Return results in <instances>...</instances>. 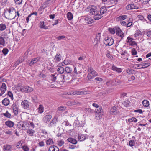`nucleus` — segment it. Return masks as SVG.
<instances>
[{
  "mask_svg": "<svg viewBox=\"0 0 151 151\" xmlns=\"http://www.w3.org/2000/svg\"><path fill=\"white\" fill-rule=\"evenodd\" d=\"M89 9V13L91 15H94L93 18L95 20H99L103 17V16L99 15V11L97 7L93 5H91L87 7Z\"/></svg>",
  "mask_w": 151,
  "mask_h": 151,
  "instance_id": "1",
  "label": "nucleus"
},
{
  "mask_svg": "<svg viewBox=\"0 0 151 151\" xmlns=\"http://www.w3.org/2000/svg\"><path fill=\"white\" fill-rule=\"evenodd\" d=\"M7 10L8 12L9 16L6 17L8 19H14L16 16V12L14 8L13 7H10L7 9Z\"/></svg>",
  "mask_w": 151,
  "mask_h": 151,
  "instance_id": "2",
  "label": "nucleus"
},
{
  "mask_svg": "<svg viewBox=\"0 0 151 151\" xmlns=\"http://www.w3.org/2000/svg\"><path fill=\"white\" fill-rule=\"evenodd\" d=\"M88 70L89 73L87 76V79L88 80H90L98 75L97 73L93 70L92 67H89Z\"/></svg>",
  "mask_w": 151,
  "mask_h": 151,
  "instance_id": "3",
  "label": "nucleus"
},
{
  "mask_svg": "<svg viewBox=\"0 0 151 151\" xmlns=\"http://www.w3.org/2000/svg\"><path fill=\"white\" fill-rule=\"evenodd\" d=\"M19 90L22 92H31L33 91V88L28 86H24L19 88Z\"/></svg>",
  "mask_w": 151,
  "mask_h": 151,
  "instance_id": "4",
  "label": "nucleus"
},
{
  "mask_svg": "<svg viewBox=\"0 0 151 151\" xmlns=\"http://www.w3.org/2000/svg\"><path fill=\"white\" fill-rule=\"evenodd\" d=\"M58 122V117L55 116L52 122L49 124L48 126L49 128H54L55 127Z\"/></svg>",
  "mask_w": 151,
  "mask_h": 151,
  "instance_id": "5",
  "label": "nucleus"
},
{
  "mask_svg": "<svg viewBox=\"0 0 151 151\" xmlns=\"http://www.w3.org/2000/svg\"><path fill=\"white\" fill-rule=\"evenodd\" d=\"M114 43L113 39L110 37H107L105 38L104 41V44L106 46H111Z\"/></svg>",
  "mask_w": 151,
  "mask_h": 151,
  "instance_id": "6",
  "label": "nucleus"
},
{
  "mask_svg": "<svg viewBox=\"0 0 151 151\" xmlns=\"http://www.w3.org/2000/svg\"><path fill=\"white\" fill-rule=\"evenodd\" d=\"M54 2V0H48L45 2L40 8L44 9L48 6L50 5Z\"/></svg>",
  "mask_w": 151,
  "mask_h": 151,
  "instance_id": "7",
  "label": "nucleus"
},
{
  "mask_svg": "<svg viewBox=\"0 0 151 151\" xmlns=\"http://www.w3.org/2000/svg\"><path fill=\"white\" fill-rule=\"evenodd\" d=\"M67 104L68 106L76 105L78 106L81 105V103L76 100H74L68 101Z\"/></svg>",
  "mask_w": 151,
  "mask_h": 151,
  "instance_id": "8",
  "label": "nucleus"
},
{
  "mask_svg": "<svg viewBox=\"0 0 151 151\" xmlns=\"http://www.w3.org/2000/svg\"><path fill=\"white\" fill-rule=\"evenodd\" d=\"M64 82V76L63 75H61L58 77V80L57 81V83L60 85H63Z\"/></svg>",
  "mask_w": 151,
  "mask_h": 151,
  "instance_id": "9",
  "label": "nucleus"
},
{
  "mask_svg": "<svg viewBox=\"0 0 151 151\" xmlns=\"http://www.w3.org/2000/svg\"><path fill=\"white\" fill-rule=\"evenodd\" d=\"M117 1L114 0H109L106 3L107 5L108 6L107 8H110L117 3Z\"/></svg>",
  "mask_w": 151,
  "mask_h": 151,
  "instance_id": "10",
  "label": "nucleus"
},
{
  "mask_svg": "<svg viewBox=\"0 0 151 151\" xmlns=\"http://www.w3.org/2000/svg\"><path fill=\"white\" fill-rule=\"evenodd\" d=\"M12 108L14 114L16 115H17L18 113L19 110L18 106L17 105L15 104L14 103L12 106Z\"/></svg>",
  "mask_w": 151,
  "mask_h": 151,
  "instance_id": "11",
  "label": "nucleus"
},
{
  "mask_svg": "<svg viewBox=\"0 0 151 151\" xmlns=\"http://www.w3.org/2000/svg\"><path fill=\"white\" fill-rule=\"evenodd\" d=\"M21 105L25 109H27L29 108V103L28 101L24 100L22 102Z\"/></svg>",
  "mask_w": 151,
  "mask_h": 151,
  "instance_id": "12",
  "label": "nucleus"
},
{
  "mask_svg": "<svg viewBox=\"0 0 151 151\" xmlns=\"http://www.w3.org/2000/svg\"><path fill=\"white\" fill-rule=\"evenodd\" d=\"M116 33L118 36L123 37L124 36V33L119 27H116Z\"/></svg>",
  "mask_w": 151,
  "mask_h": 151,
  "instance_id": "13",
  "label": "nucleus"
},
{
  "mask_svg": "<svg viewBox=\"0 0 151 151\" xmlns=\"http://www.w3.org/2000/svg\"><path fill=\"white\" fill-rule=\"evenodd\" d=\"M107 7L104 6L101 7L100 9V14L99 15L102 16V15L106 13L107 12Z\"/></svg>",
  "mask_w": 151,
  "mask_h": 151,
  "instance_id": "14",
  "label": "nucleus"
},
{
  "mask_svg": "<svg viewBox=\"0 0 151 151\" xmlns=\"http://www.w3.org/2000/svg\"><path fill=\"white\" fill-rule=\"evenodd\" d=\"M52 118V116L50 114L45 115L43 118V122L47 123Z\"/></svg>",
  "mask_w": 151,
  "mask_h": 151,
  "instance_id": "15",
  "label": "nucleus"
},
{
  "mask_svg": "<svg viewBox=\"0 0 151 151\" xmlns=\"http://www.w3.org/2000/svg\"><path fill=\"white\" fill-rule=\"evenodd\" d=\"M113 70L115 71L118 73H120L122 71V69L120 68H118L115 66L113 65L111 68Z\"/></svg>",
  "mask_w": 151,
  "mask_h": 151,
  "instance_id": "16",
  "label": "nucleus"
},
{
  "mask_svg": "<svg viewBox=\"0 0 151 151\" xmlns=\"http://www.w3.org/2000/svg\"><path fill=\"white\" fill-rule=\"evenodd\" d=\"M117 108L115 106H114L110 110V112L112 114L115 115L117 113Z\"/></svg>",
  "mask_w": 151,
  "mask_h": 151,
  "instance_id": "17",
  "label": "nucleus"
},
{
  "mask_svg": "<svg viewBox=\"0 0 151 151\" xmlns=\"http://www.w3.org/2000/svg\"><path fill=\"white\" fill-rule=\"evenodd\" d=\"M17 126L19 128L22 130H25L26 129L24 124L23 122H19L17 124Z\"/></svg>",
  "mask_w": 151,
  "mask_h": 151,
  "instance_id": "18",
  "label": "nucleus"
},
{
  "mask_svg": "<svg viewBox=\"0 0 151 151\" xmlns=\"http://www.w3.org/2000/svg\"><path fill=\"white\" fill-rule=\"evenodd\" d=\"M96 113L98 114H99V115L98 116L100 117L101 115L103 114V109L101 107H99L98 108H97L95 110Z\"/></svg>",
  "mask_w": 151,
  "mask_h": 151,
  "instance_id": "19",
  "label": "nucleus"
},
{
  "mask_svg": "<svg viewBox=\"0 0 151 151\" xmlns=\"http://www.w3.org/2000/svg\"><path fill=\"white\" fill-rule=\"evenodd\" d=\"M39 27L41 29H48V27L44 24V22L43 21H41L39 23Z\"/></svg>",
  "mask_w": 151,
  "mask_h": 151,
  "instance_id": "20",
  "label": "nucleus"
},
{
  "mask_svg": "<svg viewBox=\"0 0 151 151\" xmlns=\"http://www.w3.org/2000/svg\"><path fill=\"white\" fill-rule=\"evenodd\" d=\"M5 124L8 127L11 128L14 126V123L11 121L8 120L5 122Z\"/></svg>",
  "mask_w": 151,
  "mask_h": 151,
  "instance_id": "21",
  "label": "nucleus"
},
{
  "mask_svg": "<svg viewBox=\"0 0 151 151\" xmlns=\"http://www.w3.org/2000/svg\"><path fill=\"white\" fill-rule=\"evenodd\" d=\"M84 20L86 23L88 24H91L93 22V19L90 17H86Z\"/></svg>",
  "mask_w": 151,
  "mask_h": 151,
  "instance_id": "22",
  "label": "nucleus"
},
{
  "mask_svg": "<svg viewBox=\"0 0 151 151\" xmlns=\"http://www.w3.org/2000/svg\"><path fill=\"white\" fill-rule=\"evenodd\" d=\"M78 138L79 140L81 141H83L86 139V137L84 135L80 134L78 135Z\"/></svg>",
  "mask_w": 151,
  "mask_h": 151,
  "instance_id": "23",
  "label": "nucleus"
},
{
  "mask_svg": "<svg viewBox=\"0 0 151 151\" xmlns=\"http://www.w3.org/2000/svg\"><path fill=\"white\" fill-rule=\"evenodd\" d=\"M130 102L128 100H126L122 104V106L124 107H127L130 106Z\"/></svg>",
  "mask_w": 151,
  "mask_h": 151,
  "instance_id": "24",
  "label": "nucleus"
},
{
  "mask_svg": "<svg viewBox=\"0 0 151 151\" xmlns=\"http://www.w3.org/2000/svg\"><path fill=\"white\" fill-rule=\"evenodd\" d=\"M12 149V146L10 145L6 144L3 147V150H8L10 151Z\"/></svg>",
  "mask_w": 151,
  "mask_h": 151,
  "instance_id": "25",
  "label": "nucleus"
},
{
  "mask_svg": "<svg viewBox=\"0 0 151 151\" xmlns=\"http://www.w3.org/2000/svg\"><path fill=\"white\" fill-rule=\"evenodd\" d=\"M48 151H59V149L57 146L53 145L49 147Z\"/></svg>",
  "mask_w": 151,
  "mask_h": 151,
  "instance_id": "26",
  "label": "nucleus"
},
{
  "mask_svg": "<svg viewBox=\"0 0 151 151\" xmlns=\"http://www.w3.org/2000/svg\"><path fill=\"white\" fill-rule=\"evenodd\" d=\"M10 101L9 99L6 98H5L2 101V104L5 106H7L9 104Z\"/></svg>",
  "mask_w": 151,
  "mask_h": 151,
  "instance_id": "27",
  "label": "nucleus"
},
{
  "mask_svg": "<svg viewBox=\"0 0 151 151\" xmlns=\"http://www.w3.org/2000/svg\"><path fill=\"white\" fill-rule=\"evenodd\" d=\"M127 18V16L124 15L119 16L116 19L118 21H121L126 19Z\"/></svg>",
  "mask_w": 151,
  "mask_h": 151,
  "instance_id": "28",
  "label": "nucleus"
},
{
  "mask_svg": "<svg viewBox=\"0 0 151 151\" xmlns=\"http://www.w3.org/2000/svg\"><path fill=\"white\" fill-rule=\"evenodd\" d=\"M67 140L73 144H76L77 142V141L76 139L71 137L68 138Z\"/></svg>",
  "mask_w": 151,
  "mask_h": 151,
  "instance_id": "29",
  "label": "nucleus"
},
{
  "mask_svg": "<svg viewBox=\"0 0 151 151\" xmlns=\"http://www.w3.org/2000/svg\"><path fill=\"white\" fill-rule=\"evenodd\" d=\"M6 88L7 87L6 84L4 83H3L0 87V90L3 91L5 93L6 90Z\"/></svg>",
  "mask_w": 151,
  "mask_h": 151,
  "instance_id": "30",
  "label": "nucleus"
},
{
  "mask_svg": "<svg viewBox=\"0 0 151 151\" xmlns=\"http://www.w3.org/2000/svg\"><path fill=\"white\" fill-rule=\"evenodd\" d=\"M64 70L67 73L70 74L72 71L73 68L67 66L65 68Z\"/></svg>",
  "mask_w": 151,
  "mask_h": 151,
  "instance_id": "31",
  "label": "nucleus"
},
{
  "mask_svg": "<svg viewBox=\"0 0 151 151\" xmlns=\"http://www.w3.org/2000/svg\"><path fill=\"white\" fill-rule=\"evenodd\" d=\"M0 45L4 46L5 45V42L4 38L1 36H0Z\"/></svg>",
  "mask_w": 151,
  "mask_h": 151,
  "instance_id": "32",
  "label": "nucleus"
},
{
  "mask_svg": "<svg viewBox=\"0 0 151 151\" xmlns=\"http://www.w3.org/2000/svg\"><path fill=\"white\" fill-rule=\"evenodd\" d=\"M35 132L34 130L30 129L27 130V133L28 135L31 136H32L33 135Z\"/></svg>",
  "mask_w": 151,
  "mask_h": 151,
  "instance_id": "33",
  "label": "nucleus"
},
{
  "mask_svg": "<svg viewBox=\"0 0 151 151\" xmlns=\"http://www.w3.org/2000/svg\"><path fill=\"white\" fill-rule=\"evenodd\" d=\"M61 57L60 54L57 53L55 56V60L56 62H59L61 60Z\"/></svg>",
  "mask_w": 151,
  "mask_h": 151,
  "instance_id": "34",
  "label": "nucleus"
},
{
  "mask_svg": "<svg viewBox=\"0 0 151 151\" xmlns=\"http://www.w3.org/2000/svg\"><path fill=\"white\" fill-rule=\"evenodd\" d=\"M85 92L83 91H78L72 93V94L73 95H79L84 94Z\"/></svg>",
  "mask_w": 151,
  "mask_h": 151,
  "instance_id": "35",
  "label": "nucleus"
},
{
  "mask_svg": "<svg viewBox=\"0 0 151 151\" xmlns=\"http://www.w3.org/2000/svg\"><path fill=\"white\" fill-rule=\"evenodd\" d=\"M46 143V144L48 145L53 144L54 143L53 139L50 138H49L47 140Z\"/></svg>",
  "mask_w": 151,
  "mask_h": 151,
  "instance_id": "36",
  "label": "nucleus"
},
{
  "mask_svg": "<svg viewBox=\"0 0 151 151\" xmlns=\"http://www.w3.org/2000/svg\"><path fill=\"white\" fill-rule=\"evenodd\" d=\"M67 16L68 19L69 20H71L73 18V15L70 12H68L67 13Z\"/></svg>",
  "mask_w": 151,
  "mask_h": 151,
  "instance_id": "37",
  "label": "nucleus"
},
{
  "mask_svg": "<svg viewBox=\"0 0 151 151\" xmlns=\"http://www.w3.org/2000/svg\"><path fill=\"white\" fill-rule=\"evenodd\" d=\"M142 103L143 106L145 107H147L149 105V101L147 100H144Z\"/></svg>",
  "mask_w": 151,
  "mask_h": 151,
  "instance_id": "38",
  "label": "nucleus"
},
{
  "mask_svg": "<svg viewBox=\"0 0 151 151\" xmlns=\"http://www.w3.org/2000/svg\"><path fill=\"white\" fill-rule=\"evenodd\" d=\"M6 29V26L5 24L1 23L0 24V31H3Z\"/></svg>",
  "mask_w": 151,
  "mask_h": 151,
  "instance_id": "39",
  "label": "nucleus"
},
{
  "mask_svg": "<svg viewBox=\"0 0 151 151\" xmlns=\"http://www.w3.org/2000/svg\"><path fill=\"white\" fill-rule=\"evenodd\" d=\"M58 72L60 74H63L64 72V69L62 67H60L57 69Z\"/></svg>",
  "mask_w": 151,
  "mask_h": 151,
  "instance_id": "40",
  "label": "nucleus"
},
{
  "mask_svg": "<svg viewBox=\"0 0 151 151\" xmlns=\"http://www.w3.org/2000/svg\"><path fill=\"white\" fill-rule=\"evenodd\" d=\"M128 121L129 122H137V120L134 117H132L131 118H129V119H128Z\"/></svg>",
  "mask_w": 151,
  "mask_h": 151,
  "instance_id": "41",
  "label": "nucleus"
},
{
  "mask_svg": "<svg viewBox=\"0 0 151 151\" xmlns=\"http://www.w3.org/2000/svg\"><path fill=\"white\" fill-rule=\"evenodd\" d=\"M4 133L6 134L9 136L13 134V133L12 131L7 129H6L5 130Z\"/></svg>",
  "mask_w": 151,
  "mask_h": 151,
  "instance_id": "42",
  "label": "nucleus"
},
{
  "mask_svg": "<svg viewBox=\"0 0 151 151\" xmlns=\"http://www.w3.org/2000/svg\"><path fill=\"white\" fill-rule=\"evenodd\" d=\"M38 112L40 113H42L43 112V107L41 105H40L38 108Z\"/></svg>",
  "mask_w": 151,
  "mask_h": 151,
  "instance_id": "43",
  "label": "nucleus"
},
{
  "mask_svg": "<svg viewBox=\"0 0 151 151\" xmlns=\"http://www.w3.org/2000/svg\"><path fill=\"white\" fill-rule=\"evenodd\" d=\"M73 72L75 74H80L81 73V72L78 68L77 69L76 67H75L74 68Z\"/></svg>",
  "mask_w": 151,
  "mask_h": 151,
  "instance_id": "44",
  "label": "nucleus"
},
{
  "mask_svg": "<svg viewBox=\"0 0 151 151\" xmlns=\"http://www.w3.org/2000/svg\"><path fill=\"white\" fill-rule=\"evenodd\" d=\"M131 10L134 9H138L139 7L136 4H130Z\"/></svg>",
  "mask_w": 151,
  "mask_h": 151,
  "instance_id": "45",
  "label": "nucleus"
},
{
  "mask_svg": "<svg viewBox=\"0 0 151 151\" xmlns=\"http://www.w3.org/2000/svg\"><path fill=\"white\" fill-rule=\"evenodd\" d=\"M70 63L71 61L70 60L65 59L62 63V65L68 64L69 63Z\"/></svg>",
  "mask_w": 151,
  "mask_h": 151,
  "instance_id": "46",
  "label": "nucleus"
},
{
  "mask_svg": "<svg viewBox=\"0 0 151 151\" xmlns=\"http://www.w3.org/2000/svg\"><path fill=\"white\" fill-rule=\"evenodd\" d=\"M127 72L129 74H133L134 73L135 71L131 69H128L127 70Z\"/></svg>",
  "mask_w": 151,
  "mask_h": 151,
  "instance_id": "47",
  "label": "nucleus"
},
{
  "mask_svg": "<svg viewBox=\"0 0 151 151\" xmlns=\"http://www.w3.org/2000/svg\"><path fill=\"white\" fill-rule=\"evenodd\" d=\"M51 80L55 82L56 79V76L55 74H51L50 76Z\"/></svg>",
  "mask_w": 151,
  "mask_h": 151,
  "instance_id": "48",
  "label": "nucleus"
},
{
  "mask_svg": "<svg viewBox=\"0 0 151 151\" xmlns=\"http://www.w3.org/2000/svg\"><path fill=\"white\" fill-rule=\"evenodd\" d=\"M3 115L8 118H10L11 117V114L7 111L6 113H3Z\"/></svg>",
  "mask_w": 151,
  "mask_h": 151,
  "instance_id": "49",
  "label": "nucleus"
},
{
  "mask_svg": "<svg viewBox=\"0 0 151 151\" xmlns=\"http://www.w3.org/2000/svg\"><path fill=\"white\" fill-rule=\"evenodd\" d=\"M2 52L4 55H6L8 52L9 50L7 48H4L2 50Z\"/></svg>",
  "mask_w": 151,
  "mask_h": 151,
  "instance_id": "50",
  "label": "nucleus"
},
{
  "mask_svg": "<svg viewBox=\"0 0 151 151\" xmlns=\"http://www.w3.org/2000/svg\"><path fill=\"white\" fill-rule=\"evenodd\" d=\"M142 32L140 30H138L136 31V32L134 34L135 36H138L140 35H142Z\"/></svg>",
  "mask_w": 151,
  "mask_h": 151,
  "instance_id": "51",
  "label": "nucleus"
},
{
  "mask_svg": "<svg viewBox=\"0 0 151 151\" xmlns=\"http://www.w3.org/2000/svg\"><path fill=\"white\" fill-rule=\"evenodd\" d=\"M101 37L100 33H97L96 35V38H95V40L98 41L100 40Z\"/></svg>",
  "mask_w": 151,
  "mask_h": 151,
  "instance_id": "52",
  "label": "nucleus"
},
{
  "mask_svg": "<svg viewBox=\"0 0 151 151\" xmlns=\"http://www.w3.org/2000/svg\"><path fill=\"white\" fill-rule=\"evenodd\" d=\"M142 68H145L149 66L150 65V63H142Z\"/></svg>",
  "mask_w": 151,
  "mask_h": 151,
  "instance_id": "53",
  "label": "nucleus"
},
{
  "mask_svg": "<svg viewBox=\"0 0 151 151\" xmlns=\"http://www.w3.org/2000/svg\"><path fill=\"white\" fill-rule=\"evenodd\" d=\"M38 145L40 147H44L45 145L44 142L42 141L39 142L38 143Z\"/></svg>",
  "mask_w": 151,
  "mask_h": 151,
  "instance_id": "54",
  "label": "nucleus"
},
{
  "mask_svg": "<svg viewBox=\"0 0 151 151\" xmlns=\"http://www.w3.org/2000/svg\"><path fill=\"white\" fill-rule=\"evenodd\" d=\"M84 110L86 112L88 113H93V110L89 108H85L84 109Z\"/></svg>",
  "mask_w": 151,
  "mask_h": 151,
  "instance_id": "55",
  "label": "nucleus"
},
{
  "mask_svg": "<svg viewBox=\"0 0 151 151\" xmlns=\"http://www.w3.org/2000/svg\"><path fill=\"white\" fill-rule=\"evenodd\" d=\"M137 53V52L135 48H133L131 50V54L132 55H135Z\"/></svg>",
  "mask_w": 151,
  "mask_h": 151,
  "instance_id": "56",
  "label": "nucleus"
},
{
  "mask_svg": "<svg viewBox=\"0 0 151 151\" xmlns=\"http://www.w3.org/2000/svg\"><path fill=\"white\" fill-rule=\"evenodd\" d=\"M33 62H34V64L38 62L40 60V58L38 57L34 58L32 59Z\"/></svg>",
  "mask_w": 151,
  "mask_h": 151,
  "instance_id": "57",
  "label": "nucleus"
},
{
  "mask_svg": "<svg viewBox=\"0 0 151 151\" xmlns=\"http://www.w3.org/2000/svg\"><path fill=\"white\" fill-rule=\"evenodd\" d=\"M135 142L133 140H130L129 142V145L131 147H132L135 145Z\"/></svg>",
  "mask_w": 151,
  "mask_h": 151,
  "instance_id": "58",
  "label": "nucleus"
},
{
  "mask_svg": "<svg viewBox=\"0 0 151 151\" xmlns=\"http://www.w3.org/2000/svg\"><path fill=\"white\" fill-rule=\"evenodd\" d=\"M64 143V142L63 140H60L58 141V144L60 146H62Z\"/></svg>",
  "mask_w": 151,
  "mask_h": 151,
  "instance_id": "59",
  "label": "nucleus"
},
{
  "mask_svg": "<svg viewBox=\"0 0 151 151\" xmlns=\"http://www.w3.org/2000/svg\"><path fill=\"white\" fill-rule=\"evenodd\" d=\"M33 101L35 103H37L38 102V100L37 97L36 96H34L32 98Z\"/></svg>",
  "mask_w": 151,
  "mask_h": 151,
  "instance_id": "60",
  "label": "nucleus"
},
{
  "mask_svg": "<svg viewBox=\"0 0 151 151\" xmlns=\"http://www.w3.org/2000/svg\"><path fill=\"white\" fill-rule=\"evenodd\" d=\"M65 109L66 108L65 107L63 106H61L58 107V111H64L65 110Z\"/></svg>",
  "mask_w": 151,
  "mask_h": 151,
  "instance_id": "61",
  "label": "nucleus"
},
{
  "mask_svg": "<svg viewBox=\"0 0 151 151\" xmlns=\"http://www.w3.org/2000/svg\"><path fill=\"white\" fill-rule=\"evenodd\" d=\"M137 17L138 18H139L140 20L141 21H145V18L142 15H139Z\"/></svg>",
  "mask_w": 151,
  "mask_h": 151,
  "instance_id": "62",
  "label": "nucleus"
},
{
  "mask_svg": "<svg viewBox=\"0 0 151 151\" xmlns=\"http://www.w3.org/2000/svg\"><path fill=\"white\" fill-rule=\"evenodd\" d=\"M146 35L148 37L151 38V30L147 31L146 33Z\"/></svg>",
  "mask_w": 151,
  "mask_h": 151,
  "instance_id": "63",
  "label": "nucleus"
},
{
  "mask_svg": "<svg viewBox=\"0 0 151 151\" xmlns=\"http://www.w3.org/2000/svg\"><path fill=\"white\" fill-rule=\"evenodd\" d=\"M22 148L24 151H28L29 150L28 147L26 146H23Z\"/></svg>",
  "mask_w": 151,
  "mask_h": 151,
  "instance_id": "64",
  "label": "nucleus"
}]
</instances>
